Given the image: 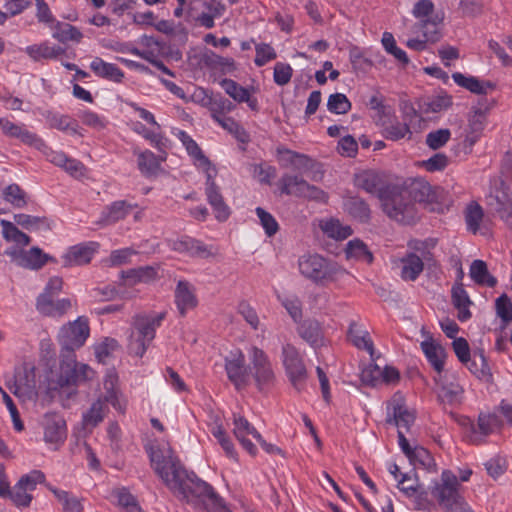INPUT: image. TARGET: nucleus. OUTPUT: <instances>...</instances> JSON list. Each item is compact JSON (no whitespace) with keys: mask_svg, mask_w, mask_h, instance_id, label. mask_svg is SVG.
Instances as JSON below:
<instances>
[{"mask_svg":"<svg viewBox=\"0 0 512 512\" xmlns=\"http://www.w3.org/2000/svg\"><path fill=\"white\" fill-rule=\"evenodd\" d=\"M147 453L155 473L180 501L198 512H231L214 487L186 469L170 447L150 446Z\"/></svg>","mask_w":512,"mask_h":512,"instance_id":"obj_1","label":"nucleus"},{"mask_svg":"<svg viewBox=\"0 0 512 512\" xmlns=\"http://www.w3.org/2000/svg\"><path fill=\"white\" fill-rule=\"evenodd\" d=\"M434 196L431 185L422 178L396 182L393 198L395 211L391 212L390 219L403 225L415 224L419 219L416 204L431 203Z\"/></svg>","mask_w":512,"mask_h":512,"instance_id":"obj_2","label":"nucleus"},{"mask_svg":"<svg viewBox=\"0 0 512 512\" xmlns=\"http://www.w3.org/2000/svg\"><path fill=\"white\" fill-rule=\"evenodd\" d=\"M355 186L365 192L375 195L382 205L384 213L391 218V212L395 211L394 191L396 182H389L384 175L373 171L365 170L355 175Z\"/></svg>","mask_w":512,"mask_h":512,"instance_id":"obj_3","label":"nucleus"},{"mask_svg":"<svg viewBox=\"0 0 512 512\" xmlns=\"http://www.w3.org/2000/svg\"><path fill=\"white\" fill-rule=\"evenodd\" d=\"M167 312H141L134 316V341L130 344V353L142 357L155 338L156 330L166 319Z\"/></svg>","mask_w":512,"mask_h":512,"instance_id":"obj_4","label":"nucleus"},{"mask_svg":"<svg viewBox=\"0 0 512 512\" xmlns=\"http://www.w3.org/2000/svg\"><path fill=\"white\" fill-rule=\"evenodd\" d=\"M94 375V370L88 364L77 362L74 353L61 352L59 373L56 379L51 381L50 388L57 390L64 387H76L92 380Z\"/></svg>","mask_w":512,"mask_h":512,"instance_id":"obj_5","label":"nucleus"},{"mask_svg":"<svg viewBox=\"0 0 512 512\" xmlns=\"http://www.w3.org/2000/svg\"><path fill=\"white\" fill-rule=\"evenodd\" d=\"M248 356L249 377L254 379L256 388L260 392L272 388L276 382V375L269 356L256 346H252L248 350Z\"/></svg>","mask_w":512,"mask_h":512,"instance_id":"obj_6","label":"nucleus"},{"mask_svg":"<svg viewBox=\"0 0 512 512\" xmlns=\"http://www.w3.org/2000/svg\"><path fill=\"white\" fill-rule=\"evenodd\" d=\"M281 360L285 374L295 390L298 392L306 388L308 370L300 351L290 343H286L281 349Z\"/></svg>","mask_w":512,"mask_h":512,"instance_id":"obj_7","label":"nucleus"},{"mask_svg":"<svg viewBox=\"0 0 512 512\" xmlns=\"http://www.w3.org/2000/svg\"><path fill=\"white\" fill-rule=\"evenodd\" d=\"M300 273L315 283L333 279L336 266L319 254L303 255L298 261Z\"/></svg>","mask_w":512,"mask_h":512,"instance_id":"obj_8","label":"nucleus"},{"mask_svg":"<svg viewBox=\"0 0 512 512\" xmlns=\"http://www.w3.org/2000/svg\"><path fill=\"white\" fill-rule=\"evenodd\" d=\"M89 334L88 321L84 317H78L75 321L64 325L58 334L59 343L62 347L61 352L65 354L74 353L76 349L84 345Z\"/></svg>","mask_w":512,"mask_h":512,"instance_id":"obj_9","label":"nucleus"},{"mask_svg":"<svg viewBox=\"0 0 512 512\" xmlns=\"http://www.w3.org/2000/svg\"><path fill=\"white\" fill-rule=\"evenodd\" d=\"M444 13H435L430 19L421 20L414 24L413 31L423 34V39L413 38L406 42L408 48L415 51H423L426 49L427 42L435 43L438 42L442 34L439 26L443 23Z\"/></svg>","mask_w":512,"mask_h":512,"instance_id":"obj_10","label":"nucleus"},{"mask_svg":"<svg viewBox=\"0 0 512 512\" xmlns=\"http://www.w3.org/2000/svg\"><path fill=\"white\" fill-rule=\"evenodd\" d=\"M204 171L206 175L205 193L207 201L211 205L216 219L220 222H224L229 218L231 211L224 202L219 186L215 183L214 178L217 174V170L215 167H210Z\"/></svg>","mask_w":512,"mask_h":512,"instance_id":"obj_11","label":"nucleus"},{"mask_svg":"<svg viewBox=\"0 0 512 512\" xmlns=\"http://www.w3.org/2000/svg\"><path fill=\"white\" fill-rule=\"evenodd\" d=\"M225 371L236 390L245 388L249 383V369L245 365V356L241 350L231 352L225 357Z\"/></svg>","mask_w":512,"mask_h":512,"instance_id":"obj_12","label":"nucleus"},{"mask_svg":"<svg viewBox=\"0 0 512 512\" xmlns=\"http://www.w3.org/2000/svg\"><path fill=\"white\" fill-rule=\"evenodd\" d=\"M171 250L192 258L207 259L213 256L212 247L193 237L184 235L168 242Z\"/></svg>","mask_w":512,"mask_h":512,"instance_id":"obj_13","label":"nucleus"},{"mask_svg":"<svg viewBox=\"0 0 512 512\" xmlns=\"http://www.w3.org/2000/svg\"><path fill=\"white\" fill-rule=\"evenodd\" d=\"M44 441L51 449L57 450L65 441L67 436L66 422L63 417L47 413L44 416Z\"/></svg>","mask_w":512,"mask_h":512,"instance_id":"obj_14","label":"nucleus"},{"mask_svg":"<svg viewBox=\"0 0 512 512\" xmlns=\"http://www.w3.org/2000/svg\"><path fill=\"white\" fill-rule=\"evenodd\" d=\"M4 254L10 257L16 265L33 270L41 268L48 259V256L37 247H32L29 250H25V248L22 250L6 249Z\"/></svg>","mask_w":512,"mask_h":512,"instance_id":"obj_15","label":"nucleus"},{"mask_svg":"<svg viewBox=\"0 0 512 512\" xmlns=\"http://www.w3.org/2000/svg\"><path fill=\"white\" fill-rule=\"evenodd\" d=\"M99 244L88 241L73 245L62 256L65 266H78L88 264L98 252Z\"/></svg>","mask_w":512,"mask_h":512,"instance_id":"obj_16","label":"nucleus"},{"mask_svg":"<svg viewBox=\"0 0 512 512\" xmlns=\"http://www.w3.org/2000/svg\"><path fill=\"white\" fill-rule=\"evenodd\" d=\"M441 480V484L436 483L432 488L431 494L443 507L447 503L455 500L460 494L458 492L459 483L457 477L450 470H444L442 472Z\"/></svg>","mask_w":512,"mask_h":512,"instance_id":"obj_17","label":"nucleus"},{"mask_svg":"<svg viewBox=\"0 0 512 512\" xmlns=\"http://www.w3.org/2000/svg\"><path fill=\"white\" fill-rule=\"evenodd\" d=\"M9 390L18 398L30 399L37 395L35 369H24L15 375L13 383L8 384Z\"/></svg>","mask_w":512,"mask_h":512,"instance_id":"obj_18","label":"nucleus"},{"mask_svg":"<svg viewBox=\"0 0 512 512\" xmlns=\"http://www.w3.org/2000/svg\"><path fill=\"white\" fill-rule=\"evenodd\" d=\"M421 333L426 337L420 344L421 349L433 369L438 375H441L445 364V349L433 340L430 333L426 332L424 327L421 329Z\"/></svg>","mask_w":512,"mask_h":512,"instance_id":"obj_19","label":"nucleus"},{"mask_svg":"<svg viewBox=\"0 0 512 512\" xmlns=\"http://www.w3.org/2000/svg\"><path fill=\"white\" fill-rule=\"evenodd\" d=\"M43 116L50 128L57 129L71 136L82 137L84 135L78 121L67 114L48 110Z\"/></svg>","mask_w":512,"mask_h":512,"instance_id":"obj_20","label":"nucleus"},{"mask_svg":"<svg viewBox=\"0 0 512 512\" xmlns=\"http://www.w3.org/2000/svg\"><path fill=\"white\" fill-rule=\"evenodd\" d=\"M2 132L13 138H18L29 145H43V141L34 133L28 131L23 124H17L8 118H0Z\"/></svg>","mask_w":512,"mask_h":512,"instance_id":"obj_21","label":"nucleus"},{"mask_svg":"<svg viewBox=\"0 0 512 512\" xmlns=\"http://www.w3.org/2000/svg\"><path fill=\"white\" fill-rule=\"evenodd\" d=\"M69 298L55 299L54 296L39 295L37 298V310L47 316H61L71 307Z\"/></svg>","mask_w":512,"mask_h":512,"instance_id":"obj_22","label":"nucleus"},{"mask_svg":"<svg viewBox=\"0 0 512 512\" xmlns=\"http://www.w3.org/2000/svg\"><path fill=\"white\" fill-rule=\"evenodd\" d=\"M438 400L443 404L454 405L461 402L463 388L456 382H447L441 375L434 378Z\"/></svg>","mask_w":512,"mask_h":512,"instance_id":"obj_23","label":"nucleus"},{"mask_svg":"<svg viewBox=\"0 0 512 512\" xmlns=\"http://www.w3.org/2000/svg\"><path fill=\"white\" fill-rule=\"evenodd\" d=\"M415 415L401 400H393L392 413L388 412L386 422L399 428H405L409 431L415 422Z\"/></svg>","mask_w":512,"mask_h":512,"instance_id":"obj_24","label":"nucleus"},{"mask_svg":"<svg viewBox=\"0 0 512 512\" xmlns=\"http://www.w3.org/2000/svg\"><path fill=\"white\" fill-rule=\"evenodd\" d=\"M299 336L313 348L324 345V333L321 324L315 319H306L298 327Z\"/></svg>","mask_w":512,"mask_h":512,"instance_id":"obj_25","label":"nucleus"},{"mask_svg":"<svg viewBox=\"0 0 512 512\" xmlns=\"http://www.w3.org/2000/svg\"><path fill=\"white\" fill-rule=\"evenodd\" d=\"M451 300L453 306L458 310L457 318L460 322H466L472 316L469 306L472 301L461 282H456L451 289Z\"/></svg>","mask_w":512,"mask_h":512,"instance_id":"obj_26","label":"nucleus"},{"mask_svg":"<svg viewBox=\"0 0 512 512\" xmlns=\"http://www.w3.org/2000/svg\"><path fill=\"white\" fill-rule=\"evenodd\" d=\"M464 365L479 380L485 383H491L493 381V375L483 349L475 350L469 362Z\"/></svg>","mask_w":512,"mask_h":512,"instance_id":"obj_27","label":"nucleus"},{"mask_svg":"<svg viewBox=\"0 0 512 512\" xmlns=\"http://www.w3.org/2000/svg\"><path fill=\"white\" fill-rule=\"evenodd\" d=\"M175 303L182 317L197 305V299L187 281L180 280L175 289Z\"/></svg>","mask_w":512,"mask_h":512,"instance_id":"obj_28","label":"nucleus"},{"mask_svg":"<svg viewBox=\"0 0 512 512\" xmlns=\"http://www.w3.org/2000/svg\"><path fill=\"white\" fill-rule=\"evenodd\" d=\"M400 276L404 281H416L424 270V262L414 252L405 254L401 259Z\"/></svg>","mask_w":512,"mask_h":512,"instance_id":"obj_29","label":"nucleus"},{"mask_svg":"<svg viewBox=\"0 0 512 512\" xmlns=\"http://www.w3.org/2000/svg\"><path fill=\"white\" fill-rule=\"evenodd\" d=\"M377 125L382 127V135L391 141H398L405 138L407 135L409 138L412 135L409 123L400 122L396 117L387 118L383 122H377Z\"/></svg>","mask_w":512,"mask_h":512,"instance_id":"obj_30","label":"nucleus"},{"mask_svg":"<svg viewBox=\"0 0 512 512\" xmlns=\"http://www.w3.org/2000/svg\"><path fill=\"white\" fill-rule=\"evenodd\" d=\"M452 78L457 85L477 95H486L488 89L493 90L496 87L491 81H480L477 77L465 76L460 72L453 73Z\"/></svg>","mask_w":512,"mask_h":512,"instance_id":"obj_31","label":"nucleus"},{"mask_svg":"<svg viewBox=\"0 0 512 512\" xmlns=\"http://www.w3.org/2000/svg\"><path fill=\"white\" fill-rule=\"evenodd\" d=\"M91 71L100 78L107 79L113 82H121L124 78V73L113 63L105 62L100 57H95L90 63Z\"/></svg>","mask_w":512,"mask_h":512,"instance_id":"obj_32","label":"nucleus"},{"mask_svg":"<svg viewBox=\"0 0 512 512\" xmlns=\"http://www.w3.org/2000/svg\"><path fill=\"white\" fill-rule=\"evenodd\" d=\"M2 236L8 242L13 245L8 249H19L22 250L30 243V237L20 231L15 224L10 221L1 220Z\"/></svg>","mask_w":512,"mask_h":512,"instance_id":"obj_33","label":"nucleus"},{"mask_svg":"<svg viewBox=\"0 0 512 512\" xmlns=\"http://www.w3.org/2000/svg\"><path fill=\"white\" fill-rule=\"evenodd\" d=\"M177 137L185 147L188 155L191 156L195 162H198V166L202 167L204 170L211 167V161L205 156L202 149L187 132L180 130Z\"/></svg>","mask_w":512,"mask_h":512,"instance_id":"obj_34","label":"nucleus"},{"mask_svg":"<svg viewBox=\"0 0 512 512\" xmlns=\"http://www.w3.org/2000/svg\"><path fill=\"white\" fill-rule=\"evenodd\" d=\"M202 63L210 70L219 71L222 74L233 73L236 70L235 61L232 58L219 56L212 51L203 54Z\"/></svg>","mask_w":512,"mask_h":512,"instance_id":"obj_35","label":"nucleus"},{"mask_svg":"<svg viewBox=\"0 0 512 512\" xmlns=\"http://www.w3.org/2000/svg\"><path fill=\"white\" fill-rule=\"evenodd\" d=\"M343 206L346 212L353 218L362 223H366L370 219L369 205L358 196L346 197L343 201Z\"/></svg>","mask_w":512,"mask_h":512,"instance_id":"obj_36","label":"nucleus"},{"mask_svg":"<svg viewBox=\"0 0 512 512\" xmlns=\"http://www.w3.org/2000/svg\"><path fill=\"white\" fill-rule=\"evenodd\" d=\"M165 157H157L150 150H145L138 155L137 164L140 172L145 177H152L158 175L161 169V162Z\"/></svg>","mask_w":512,"mask_h":512,"instance_id":"obj_37","label":"nucleus"},{"mask_svg":"<svg viewBox=\"0 0 512 512\" xmlns=\"http://www.w3.org/2000/svg\"><path fill=\"white\" fill-rule=\"evenodd\" d=\"M308 182L299 175L284 174L279 180L282 194L302 197Z\"/></svg>","mask_w":512,"mask_h":512,"instance_id":"obj_38","label":"nucleus"},{"mask_svg":"<svg viewBox=\"0 0 512 512\" xmlns=\"http://www.w3.org/2000/svg\"><path fill=\"white\" fill-rule=\"evenodd\" d=\"M470 277L478 285L494 288L497 285V279L488 271V267L483 260H474L470 265Z\"/></svg>","mask_w":512,"mask_h":512,"instance_id":"obj_39","label":"nucleus"},{"mask_svg":"<svg viewBox=\"0 0 512 512\" xmlns=\"http://www.w3.org/2000/svg\"><path fill=\"white\" fill-rule=\"evenodd\" d=\"M107 401L99 397L95 400L90 408L83 413L82 421L85 427H96L99 423L104 420V417L107 413Z\"/></svg>","mask_w":512,"mask_h":512,"instance_id":"obj_40","label":"nucleus"},{"mask_svg":"<svg viewBox=\"0 0 512 512\" xmlns=\"http://www.w3.org/2000/svg\"><path fill=\"white\" fill-rule=\"evenodd\" d=\"M126 215V204L124 201H115L106 207L99 216L96 224L105 227L122 219Z\"/></svg>","mask_w":512,"mask_h":512,"instance_id":"obj_41","label":"nucleus"},{"mask_svg":"<svg viewBox=\"0 0 512 512\" xmlns=\"http://www.w3.org/2000/svg\"><path fill=\"white\" fill-rule=\"evenodd\" d=\"M103 386L106 393L102 399L117 408L119 405L118 375L114 369L107 370L104 376Z\"/></svg>","mask_w":512,"mask_h":512,"instance_id":"obj_42","label":"nucleus"},{"mask_svg":"<svg viewBox=\"0 0 512 512\" xmlns=\"http://www.w3.org/2000/svg\"><path fill=\"white\" fill-rule=\"evenodd\" d=\"M464 218L467 230L476 234L484 218L483 208L475 201L470 202L465 208Z\"/></svg>","mask_w":512,"mask_h":512,"instance_id":"obj_43","label":"nucleus"},{"mask_svg":"<svg viewBox=\"0 0 512 512\" xmlns=\"http://www.w3.org/2000/svg\"><path fill=\"white\" fill-rule=\"evenodd\" d=\"M50 491L54 494L57 500L62 504L63 510L65 512H82L83 504L81 499L72 495L68 491L50 488Z\"/></svg>","mask_w":512,"mask_h":512,"instance_id":"obj_44","label":"nucleus"},{"mask_svg":"<svg viewBox=\"0 0 512 512\" xmlns=\"http://www.w3.org/2000/svg\"><path fill=\"white\" fill-rule=\"evenodd\" d=\"M131 129L137 134L141 135L143 138L148 140L152 146L157 148L159 151L164 152L165 143L164 138L156 133L154 130L146 127L139 121H133L130 123Z\"/></svg>","mask_w":512,"mask_h":512,"instance_id":"obj_45","label":"nucleus"},{"mask_svg":"<svg viewBox=\"0 0 512 512\" xmlns=\"http://www.w3.org/2000/svg\"><path fill=\"white\" fill-rule=\"evenodd\" d=\"M82 33L78 28L68 23L57 22L53 37L59 42L66 43L68 41L79 42L82 38Z\"/></svg>","mask_w":512,"mask_h":512,"instance_id":"obj_46","label":"nucleus"},{"mask_svg":"<svg viewBox=\"0 0 512 512\" xmlns=\"http://www.w3.org/2000/svg\"><path fill=\"white\" fill-rule=\"evenodd\" d=\"M214 120L218 122L225 130L231 133L238 141L246 143L249 135L245 129L232 117H221L214 115Z\"/></svg>","mask_w":512,"mask_h":512,"instance_id":"obj_47","label":"nucleus"},{"mask_svg":"<svg viewBox=\"0 0 512 512\" xmlns=\"http://www.w3.org/2000/svg\"><path fill=\"white\" fill-rule=\"evenodd\" d=\"M500 425L501 420L497 415L480 413L476 424L477 435L483 440L482 437H487Z\"/></svg>","mask_w":512,"mask_h":512,"instance_id":"obj_48","label":"nucleus"},{"mask_svg":"<svg viewBox=\"0 0 512 512\" xmlns=\"http://www.w3.org/2000/svg\"><path fill=\"white\" fill-rule=\"evenodd\" d=\"M346 253L348 257H353L366 263L373 262V254L368 249L367 245L359 239L348 242Z\"/></svg>","mask_w":512,"mask_h":512,"instance_id":"obj_49","label":"nucleus"},{"mask_svg":"<svg viewBox=\"0 0 512 512\" xmlns=\"http://www.w3.org/2000/svg\"><path fill=\"white\" fill-rule=\"evenodd\" d=\"M278 152L281 153L282 150H278ZM283 152L290 156L288 159L289 163L292 165L293 169L300 174L312 169L314 163L309 156L289 149H284Z\"/></svg>","mask_w":512,"mask_h":512,"instance_id":"obj_50","label":"nucleus"},{"mask_svg":"<svg viewBox=\"0 0 512 512\" xmlns=\"http://www.w3.org/2000/svg\"><path fill=\"white\" fill-rule=\"evenodd\" d=\"M381 42L387 53L393 55L402 65L406 66L409 63V58L406 52L397 47L392 33L384 32Z\"/></svg>","mask_w":512,"mask_h":512,"instance_id":"obj_51","label":"nucleus"},{"mask_svg":"<svg viewBox=\"0 0 512 512\" xmlns=\"http://www.w3.org/2000/svg\"><path fill=\"white\" fill-rule=\"evenodd\" d=\"M367 105L376 111V123L383 122L392 116V108L384 103V97L379 93L372 95Z\"/></svg>","mask_w":512,"mask_h":512,"instance_id":"obj_52","label":"nucleus"},{"mask_svg":"<svg viewBox=\"0 0 512 512\" xmlns=\"http://www.w3.org/2000/svg\"><path fill=\"white\" fill-rule=\"evenodd\" d=\"M279 301L282 306L286 309L287 313L293 319L294 322L298 323L301 321L303 312H302V302L296 295L281 297L278 296Z\"/></svg>","mask_w":512,"mask_h":512,"instance_id":"obj_53","label":"nucleus"},{"mask_svg":"<svg viewBox=\"0 0 512 512\" xmlns=\"http://www.w3.org/2000/svg\"><path fill=\"white\" fill-rule=\"evenodd\" d=\"M157 278V269L153 266H140L130 269V285L150 283Z\"/></svg>","mask_w":512,"mask_h":512,"instance_id":"obj_54","label":"nucleus"},{"mask_svg":"<svg viewBox=\"0 0 512 512\" xmlns=\"http://www.w3.org/2000/svg\"><path fill=\"white\" fill-rule=\"evenodd\" d=\"M352 104L345 94H331L327 101V109L334 114H346L351 110Z\"/></svg>","mask_w":512,"mask_h":512,"instance_id":"obj_55","label":"nucleus"},{"mask_svg":"<svg viewBox=\"0 0 512 512\" xmlns=\"http://www.w3.org/2000/svg\"><path fill=\"white\" fill-rule=\"evenodd\" d=\"M9 498L19 508L28 507L32 501L31 493L22 485L18 486V482L9 487V493L4 497Z\"/></svg>","mask_w":512,"mask_h":512,"instance_id":"obj_56","label":"nucleus"},{"mask_svg":"<svg viewBox=\"0 0 512 512\" xmlns=\"http://www.w3.org/2000/svg\"><path fill=\"white\" fill-rule=\"evenodd\" d=\"M220 86L224 89L226 94H228L236 102L243 103L244 100H247L246 96L249 90L238 84L236 81L224 78L220 81Z\"/></svg>","mask_w":512,"mask_h":512,"instance_id":"obj_57","label":"nucleus"},{"mask_svg":"<svg viewBox=\"0 0 512 512\" xmlns=\"http://www.w3.org/2000/svg\"><path fill=\"white\" fill-rule=\"evenodd\" d=\"M140 44L148 48L149 51H147V53L151 55L154 53L166 55L170 51V47L162 38L155 37L153 35H142L140 38Z\"/></svg>","mask_w":512,"mask_h":512,"instance_id":"obj_58","label":"nucleus"},{"mask_svg":"<svg viewBox=\"0 0 512 512\" xmlns=\"http://www.w3.org/2000/svg\"><path fill=\"white\" fill-rule=\"evenodd\" d=\"M117 350L118 342L112 338H105L95 345V356L100 363H106Z\"/></svg>","mask_w":512,"mask_h":512,"instance_id":"obj_59","label":"nucleus"},{"mask_svg":"<svg viewBox=\"0 0 512 512\" xmlns=\"http://www.w3.org/2000/svg\"><path fill=\"white\" fill-rule=\"evenodd\" d=\"M255 212L259 218L261 226L265 231V234L268 237L274 236L279 230V224L276 221L275 217L262 207H257L255 209Z\"/></svg>","mask_w":512,"mask_h":512,"instance_id":"obj_60","label":"nucleus"},{"mask_svg":"<svg viewBox=\"0 0 512 512\" xmlns=\"http://www.w3.org/2000/svg\"><path fill=\"white\" fill-rule=\"evenodd\" d=\"M4 200L16 208L26 205L25 193L17 184L8 185L3 191Z\"/></svg>","mask_w":512,"mask_h":512,"instance_id":"obj_61","label":"nucleus"},{"mask_svg":"<svg viewBox=\"0 0 512 512\" xmlns=\"http://www.w3.org/2000/svg\"><path fill=\"white\" fill-rule=\"evenodd\" d=\"M356 324L352 322L348 330V336L350 337L353 344L359 348L364 349L370 353L371 356L374 354V345L367 332L363 335H358L355 330Z\"/></svg>","mask_w":512,"mask_h":512,"instance_id":"obj_62","label":"nucleus"},{"mask_svg":"<svg viewBox=\"0 0 512 512\" xmlns=\"http://www.w3.org/2000/svg\"><path fill=\"white\" fill-rule=\"evenodd\" d=\"M497 316L507 325L512 321V301L507 294L500 295L495 301Z\"/></svg>","mask_w":512,"mask_h":512,"instance_id":"obj_63","label":"nucleus"},{"mask_svg":"<svg viewBox=\"0 0 512 512\" xmlns=\"http://www.w3.org/2000/svg\"><path fill=\"white\" fill-rule=\"evenodd\" d=\"M488 107H473L472 114L468 119V129L477 133H482L486 125V112Z\"/></svg>","mask_w":512,"mask_h":512,"instance_id":"obj_64","label":"nucleus"}]
</instances>
